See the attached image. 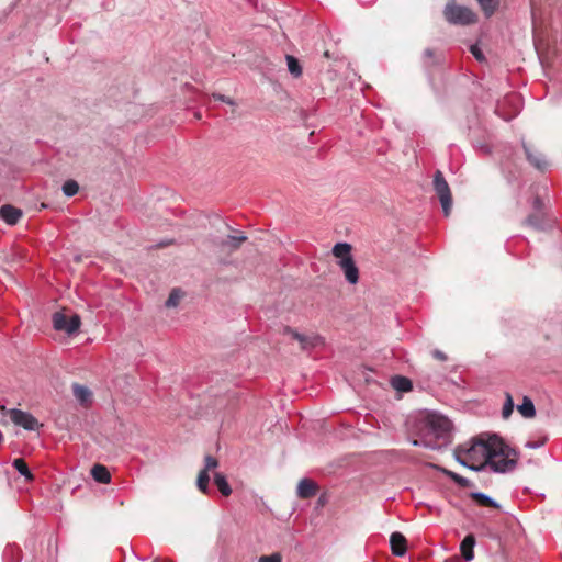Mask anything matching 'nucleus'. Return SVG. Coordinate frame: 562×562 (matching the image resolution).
<instances>
[{"label": "nucleus", "instance_id": "1", "mask_svg": "<svg viewBox=\"0 0 562 562\" xmlns=\"http://www.w3.org/2000/svg\"><path fill=\"white\" fill-rule=\"evenodd\" d=\"M452 428L451 422L439 414L428 413L418 422V439H414V446H423L431 450H438L447 442Z\"/></svg>", "mask_w": 562, "mask_h": 562}, {"label": "nucleus", "instance_id": "2", "mask_svg": "<svg viewBox=\"0 0 562 562\" xmlns=\"http://www.w3.org/2000/svg\"><path fill=\"white\" fill-rule=\"evenodd\" d=\"M517 463L516 452L498 438L494 443L486 467L498 473H506L515 469Z\"/></svg>", "mask_w": 562, "mask_h": 562}, {"label": "nucleus", "instance_id": "3", "mask_svg": "<svg viewBox=\"0 0 562 562\" xmlns=\"http://www.w3.org/2000/svg\"><path fill=\"white\" fill-rule=\"evenodd\" d=\"M497 439V436L490 437L487 440L475 439L470 445L462 446L463 452L473 463L484 464L485 469Z\"/></svg>", "mask_w": 562, "mask_h": 562}, {"label": "nucleus", "instance_id": "4", "mask_svg": "<svg viewBox=\"0 0 562 562\" xmlns=\"http://www.w3.org/2000/svg\"><path fill=\"white\" fill-rule=\"evenodd\" d=\"M443 15L451 24L469 25L476 22V14L471 9L456 3H448Z\"/></svg>", "mask_w": 562, "mask_h": 562}, {"label": "nucleus", "instance_id": "5", "mask_svg": "<svg viewBox=\"0 0 562 562\" xmlns=\"http://www.w3.org/2000/svg\"><path fill=\"white\" fill-rule=\"evenodd\" d=\"M434 190L440 201L445 216H449L452 207V195L450 187L440 170H437L434 175Z\"/></svg>", "mask_w": 562, "mask_h": 562}, {"label": "nucleus", "instance_id": "6", "mask_svg": "<svg viewBox=\"0 0 562 562\" xmlns=\"http://www.w3.org/2000/svg\"><path fill=\"white\" fill-rule=\"evenodd\" d=\"M80 325L81 319L77 314L68 317L64 313L56 312L53 315V327L58 331H65L68 335H74L78 331Z\"/></svg>", "mask_w": 562, "mask_h": 562}, {"label": "nucleus", "instance_id": "7", "mask_svg": "<svg viewBox=\"0 0 562 562\" xmlns=\"http://www.w3.org/2000/svg\"><path fill=\"white\" fill-rule=\"evenodd\" d=\"M8 415L14 425L20 426L25 430L33 431L43 426L31 413L18 408L9 409Z\"/></svg>", "mask_w": 562, "mask_h": 562}, {"label": "nucleus", "instance_id": "8", "mask_svg": "<svg viewBox=\"0 0 562 562\" xmlns=\"http://www.w3.org/2000/svg\"><path fill=\"white\" fill-rule=\"evenodd\" d=\"M337 266L344 273L346 281L350 284H357L359 281V269L353 258H344L337 261Z\"/></svg>", "mask_w": 562, "mask_h": 562}, {"label": "nucleus", "instance_id": "9", "mask_svg": "<svg viewBox=\"0 0 562 562\" xmlns=\"http://www.w3.org/2000/svg\"><path fill=\"white\" fill-rule=\"evenodd\" d=\"M285 331L289 333L293 339L300 342L303 350H308L323 344V339L318 335H303L289 327Z\"/></svg>", "mask_w": 562, "mask_h": 562}, {"label": "nucleus", "instance_id": "10", "mask_svg": "<svg viewBox=\"0 0 562 562\" xmlns=\"http://www.w3.org/2000/svg\"><path fill=\"white\" fill-rule=\"evenodd\" d=\"M247 240V236L243 233L238 235H228L226 238L215 243L223 250L235 251L240 248L241 244Z\"/></svg>", "mask_w": 562, "mask_h": 562}, {"label": "nucleus", "instance_id": "11", "mask_svg": "<svg viewBox=\"0 0 562 562\" xmlns=\"http://www.w3.org/2000/svg\"><path fill=\"white\" fill-rule=\"evenodd\" d=\"M318 491V485L310 480L302 479L297 484V496L302 499L311 498L316 495Z\"/></svg>", "mask_w": 562, "mask_h": 562}, {"label": "nucleus", "instance_id": "12", "mask_svg": "<svg viewBox=\"0 0 562 562\" xmlns=\"http://www.w3.org/2000/svg\"><path fill=\"white\" fill-rule=\"evenodd\" d=\"M527 160L537 169L543 170L547 168L548 162L541 153L533 151L529 145L522 143Z\"/></svg>", "mask_w": 562, "mask_h": 562}, {"label": "nucleus", "instance_id": "13", "mask_svg": "<svg viewBox=\"0 0 562 562\" xmlns=\"http://www.w3.org/2000/svg\"><path fill=\"white\" fill-rule=\"evenodd\" d=\"M72 394L80 405L88 407L92 403V392L89 387L74 383Z\"/></svg>", "mask_w": 562, "mask_h": 562}, {"label": "nucleus", "instance_id": "14", "mask_svg": "<svg viewBox=\"0 0 562 562\" xmlns=\"http://www.w3.org/2000/svg\"><path fill=\"white\" fill-rule=\"evenodd\" d=\"M390 544L392 549V553L396 557H403L406 551V539L401 532H393L390 537Z\"/></svg>", "mask_w": 562, "mask_h": 562}, {"label": "nucleus", "instance_id": "15", "mask_svg": "<svg viewBox=\"0 0 562 562\" xmlns=\"http://www.w3.org/2000/svg\"><path fill=\"white\" fill-rule=\"evenodd\" d=\"M1 218L9 225H15L22 217V211L10 204L3 205L0 209Z\"/></svg>", "mask_w": 562, "mask_h": 562}, {"label": "nucleus", "instance_id": "16", "mask_svg": "<svg viewBox=\"0 0 562 562\" xmlns=\"http://www.w3.org/2000/svg\"><path fill=\"white\" fill-rule=\"evenodd\" d=\"M474 546L475 537L472 533L465 536L460 544L461 553L465 561H471L474 559Z\"/></svg>", "mask_w": 562, "mask_h": 562}, {"label": "nucleus", "instance_id": "17", "mask_svg": "<svg viewBox=\"0 0 562 562\" xmlns=\"http://www.w3.org/2000/svg\"><path fill=\"white\" fill-rule=\"evenodd\" d=\"M456 459L463 467L469 468L472 471L480 472L484 470V464L473 463L471 459H468V454H464L463 447L459 446L456 450Z\"/></svg>", "mask_w": 562, "mask_h": 562}, {"label": "nucleus", "instance_id": "18", "mask_svg": "<svg viewBox=\"0 0 562 562\" xmlns=\"http://www.w3.org/2000/svg\"><path fill=\"white\" fill-rule=\"evenodd\" d=\"M351 250V245L342 241L334 245L331 254L337 259V261H342L344 258H353Z\"/></svg>", "mask_w": 562, "mask_h": 562}, {"label": "nucleus", "instance_id": "19", "mask_svg": "<svg viewBox=\"0 0 562 562\" xmlns=\"http://www.w3.org/2000/svg\"><path fill=\"white\" fill-rule=\"evenodd\" d=\"M91 475L98 483L108 484L111 482V474L106 467L102 464L93 465L91 469Z\"/></svg>", "mask_w": 562, "mask_h": 562}, {"label": "nucleus", "instance_id": "20", "mask_svg": "<svg viewBox=\"0 0 562 562\" xmlns=\"http://www.w3.org/2000/svg\"><path fill=\"white\" fill-rule=\"evenodd\" d=\"M470 497L480 506L499 508V504L482 492H472Z\"/></svg>", "mask_w": 562, "mask_h": 562}, {"label": "nucleus", "instance_id": "21", "mask_svg": "<svg viewBox=\"0 0 562 562\" xmlns=\"http://www.w3.org/2000/svg\"><path fill=\"white\" fill-rule=\"evenodd\" d=\"M517 409L525 418H532L536 416L533 402L528 396H524L522 403L517 406Z\"/></svg>", "mask_w": 562, "mask_h": 562}, {"label": "nucleus", "instance_id": "22", "mask_svg": "<svg viewBox=\"0 0 562 562\" xmlns=\"http://www.w3.org/2000/svg\"><path fill=\"white\" fill-rule=\"evenodd\" d=\"M214 483L222 495L229 496L232 494V488L224 474L216 472L214 474Z\"/></svg>", "mask_w": 562, "mask_h": 562}, {"label": "nucleus", "instance_id": "23", "mask_svg": "<svg viewBox=\"0 0 562 562\" xmlns=\"http://www.w3.org/2000/svg\"><path fill=\"white\" fill-rule=\"evenodd\" d=\"M391 383L395 390L401 391V392H408L413 387L412 381L408 378H405L402 375H396V376L392 378Z\"/></svg>", "mask_w": 562, "mask_h": 562}, {"label": "nucleus", "instance_id": "24", "mask_svg": "<svg viewBox=\"0 0 562 562\" xmlns=\"http://www.w3.org/2000/svg\"><path fill=\"white\" fill-rule=\"evenodd\" d=\"M12 465L26 481L33 480L34 476L23 459H14Z\"/></svg>", "mask_w": 562, "mask_h": 562}, {"label": "nucleus", "instance_id": "25", "mask_svg": "<svg viewBox=\"0 0 562 562\" xmlns=\"http://www.w3.org/2000/svg\"><path fill=\"white\" fill-rule=\"evenodd\" d=\"M486 16H491L498 7V0H476Z\"/></svg>", "mask_w": 562, "mask_h": 562}, {"label": "nucleus", "instance_id": "26", "mask_svg": "<svg viewBox=\"0 0 562 562\" xmlns=\"http://www.w3.org/2000/svg\"><path fill=\"white\" fill-rule=\"evenodd\" d=\"M286 64H288V69L289 71L294 76V77H300L302 75V67L299 63V60L291 56V55H286Z\"/></svg>", "mask_w": 562, "mask_h": 562}, {"label": "nucleus", "instance_id": "27", "mask_svg": "<svg viewBox=\"0 0 562 562\" xmlns=\"http://www.w3.org/2000/svg\"><path fill=\"white\" fill-rule=\"evenodd\" d=\"M184 293L180 289H172L167 301L166 306L167 307H176L178 306L180 300L183 297Z\"/></svg>", "mask_w": 562, "mask_h": 562}, {"label": "nucleus", "instance_id": "28", "mask_svg": "<svg viewBox=\"0 0 562 562\" xmlns=\"http://www.w3.org/2000/svg\"><path fill=\"white\" fill-rule=\"evenodd\" d=\"M209 482H210L209 473L206 471L201 470L198 475L196 486L204 494L209 493Z\"/></svg>", "mask_w": 562, "mask_h": 562}, {"label": "nucleus", "instance_id": "29", "mask_svg": "<svg viewBox=\"0 0 562 562\" xmlns=\"http://www.w3.org/2000/svg\"><path fill=\"white\" fill-rule=\"evenodd\" d=\"M525 224L528 226H531L536 229H542L543 228L542 215L540 214V212L531 214L525 220Z\"/></svg>", "mask_w": 562, "mask_h": 562}, {"label": "nucleus", "instance_id": "30", "mask_svg": "<svg viewBox=\"0 0 562 562\" xmlns=\"http://www.w3.org/2000/svg\"><path fill=\"white\" fill-rule=\"evenodd\" d=\"M63 192L66 196H74L79 191V184L75 180H67L63 184Z\"/></svg>", "mask_w": 562, "mask_h": 562}, {"label": "nucleus", "instance_id": "31", "mask_svg": "<svg viewBox=\"0 0 562 562\" xmlns=\"http://www.w3.org/2000/svg\"><path fill=\"white\" fill-rule=\"evenodd\" d=\"M446 474L461 487H469L472 485V482L469 479L463 477L452 471H446Z\"/></svg>", "mask_w": 562, "mask_h": 562}, {"label": "nucleus", "instance_id": "32", "mask_svg": "<svg viewBox=\"0 0 562 562\" xmlns=\"http://www.w3.org/2000/svg\"><path fill=\"white\" fill-rule=\"evenodd\" d=\"M514 411V400L509 393H506V400L502 408L503 418L507 419Z\"/></svg>", "mask_w": 562, "mask_h": 562}, {"label": "nucleus", "instance_id": "33", "mask_svg": "<svg viewBox=\"0 0 562 562\" xmlns=\"http://www.w3.org/2000/svg\"><path fill=\"white\" fill-rule=\"evenodd\" d=\"M424 63L426 66H431L438 63V60L435 59V52L431 48H426L424 50Z\"/></svg>", "mask_w": 562, "mask_h": 562}, {"label": "nucleus", "instance_id": "34", "mask_svg": "<svg viewBox=\"0 0 562 562\" xmlns=\"http://www.w3.org/2000/svg\"><path fill=\"white\" fill-rule=\"evenodd\" d=\"M204 468L203 471H206L209 473L210 470L215 469L218 465L217 460L212 456H206L204 459Z\"/></svg>", "mask_w": 562, "mask_h": 562}, {"label": "nucleus", "instance_id": "35", "mask_svg": "<svg viewBox=\"0 0 562 562\" xmlns=\"http://www.w3.org/2000/svg\"><path fill=\"white\" fill-rule=\"evenodd\" d=\"M281 555L280 553H273L271 555H262L259 559V562H281Z\"/></svg>", "mask_w": 562, "mask_h": 562}, {"label": "nucleus", "instance_id": "36", "mask_svg": "<svg viewBox=\"0 0 562 562\" xmlns=\"http://www.w3.org/2000/svg\"><path fill=\"white\" fill-rule=\"evenodd\" d=\"M470 52L476 58V60L483 61L485 59L482 50L480 49V47L477 45H472L470 47Z\"/></svg>", "mask_w": 562, "mask_h": 562}, {"label": "nucleus", "instance_id": "37", "mask_svg": "<svg viewBox=\"0 0 562 562\" xmlns=\"http://www.w3.org/2000/svg\"><path fill=\"white\" fill-rule=\"evenodd\" d=\"M212 98L215 99V100H218V101H222V102H225L229 105H235V101L224 94H221V93H213L212 94Z\"/></svg>", "mask_w": 562, "mask_h": 562}, {"label": "nucleus", "instance_id": "38", "mask_svg": "<svg viewBox=\"0 0 562 562\" xmlns=\"http://www.w3.org/2000/svg\"><path fill=\"white\" fill-rule=\"evenodd\" d=\"M432 357L439 361L447 360V356L442 351L437 350V349L432 351Z\"/></svg>", "mask_w": 562, "mask_h": 562}, {"label": "nucleus", "instance_id": "39", "mask_svg": "<svg viewBox=\"0 0 562 562\" xmlns=\"http://www.w3.org/2000/svg\"><path fill=\"white\" fill-rule=\"evenodd\" d=\"M507 102L518 106L519 103H520V99H519V97L517 94H510V95L507 97Z\"/></svg>", "mask_w": 562, "mask_h": 562}, {"label": "nucleus", "instance_id": "40", "mask_svg": "<svg viewBox=\"0 0 562 562\" xmlns=\"http://www.w3.org/2000/svg\"><path fill=\"white\" fill-rule=\"evenodd\" d=\"M544 445V441H538V442H535V441H528L526 443V447L527 448H531V449H536V448H540L541 446Z\"/></svg>", "mask_w": 562, "mask_h": 562}, {"label": "nucleus", "instance_id": "41", "mask_svg": "<svg viewBox=\"0 0 562 562\" xmlns=\"http://www.w3.org/2000/svg\"><path fill=\"white\" fill-rule=\"evenodd\" d=\"M533 209L537 211V212H540L541 209H542V201L539 196L535 198L533 200Z\"/></svg>", "mask_w": 562, "mask_h": 562}]
</instances>
